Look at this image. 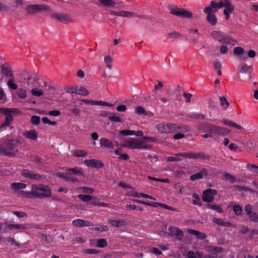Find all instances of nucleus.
Listing matches in <instances>:
<instances>
[{
  "instance_id": "25",
  "label": "nucleus",
  "mask_w": 258,
  "mask_h": 258,
  "mask_svg": "<svg viewBox=\"0 0 258 258\" xmlns=\"http://www.w3.org/2000/svg\"><path fill=\"white\" fill-rule=\"evenodd\" d=\"M63 178L68 181H72V182H79L78 179L73 176V174L70 169L67 170L64 176H63Z\"/></svg>"
},
{
  "instance_id": "12",
  "label": "nucleus",
  "mask_w": 258,
  "mask_h": 258,
  "mask_svg": "<svg viewBox=\"0 0 258 258\" xmlns=\"http://www.w3.org/2000/svg\"><path fill=\"white\" fill-rule=\"evenodd\" d=\"M84 164L88 167L96 168H101L104 166L102 162L97 159L85 160Z\"/></svg>"
},
{
  "instance_id": "10",
  "label": "nucleus",
  "mask_w": 258,
  "mask_h": 258,
  "mask_svg": "<svg viewBox=\"0 0 258 258\" xmlns=\"http://www.w3.org/2000/svg\"><path fill=\"white\" fill-rule=\"evenodd\" d=\"M122 146L130 149H138V139L128 138L124 140Z\"/></svg>"
},
{
  "instance_id": "20",
  "label": "nucleus",
  "mask_w": 258,
  "mask_h": 258,
  "mask_svg": "<svg viewBox=\"0 0 258 258\" xmlns=\"http://www.w3.org/2000/svg\"><path fill=\"white\" fill-rule=\"evenodd\" d=\"M23 136L27 139L32 140H36L38 137V134L34 130L27 131L23 133Z\"/></svg>"
},
{
  "instance_id": "50",
  "label": "nucleus",
  "mask_w": 258,
  "mask_h": 258,
  "mask_svg": "<svg viewBox=\"0 0 258 258\" xmlns=\"http://www.w3.org/2000/svg\"><path fill=\"white\" fill-rule=\"evenodd\" d=\"M80 189L82 190V192L86 194H92L94 192V190L88 187H81Z\"/></svg>"
},
{
  "instance_id": "23",
  "label": "nucleus",
  "mask_w": 258,
  "mask_h": 258,
  "mask_svg": "<svg viewBox=\"0 0 258 258\" xmlns=\"http://www.w3.org/2000/svg\"><path fill=\"white\" fill-rule=\"evenodd\" d=\"M226 0L221 1L219 3L212 1L210 3V7L212 10H217L225 6Z\"/></svg>"
},
{
  "instance_id": "16",
  "label": "nucleus",
  "mask_w": 258,
  "mask_h": 258,
  "mask_svg": "<svg viewBox=\"0 0 258 258\" xmlns=\"http://www.w3.org/2000/svg\"><path fill=\"white\" fill-rule=\"evenodd\" d=\"M205 249L209 252H213L211 254L205 256L204 258H216L217 253L221 250V248L219 247H215L212 245H208L205 247Z\"/></svg>"
},
{
  "instance_id": "41",
  "label": "nucleus",
  "mask_w": 258,
  "mask_h": 258,
  "mask_svg": "<svg viewBox=\"0 0 258 258\" xmlns=\"http://www.w3.org/2000/svg\"><path fill=\"white\" fill-rule=\"evenodd\" d=\"M78 197L84 202H88L92 199V196L85 195H79Z\"/></svg>"
},
{
  "instance_id": "56",
  "label": "nucleus",
  "mask_w": 258,
  "mask_h": 258,
  "mask_svg": "<svg viewBox=\"0 0 258 258\" xmlns=\"http://www.w3.org/2000/svg\"><path fill=\"white\" fill-rule=\"evenodd\" d=\"M13 213L19 218H24L27 217V214L24 212L14 211Z\"/></svg>"
},
{
  "instance_id": "6",
  "label": "nucleus",
  "mask_w": 258,
  "mask_h": 258,
  "mask_svg": "<svg viewBox=\"0 0 258 258\" xmlns=\"http://www.w3.org/2000/svg\"><path fill=\"white\" fill-rule=\"evenodd\" d=\"M47 7L42 5H29L26 7V11L29 15H33L38 12L47 10Z\"/></svg>"
},
{
  "instance_id": "27",
  "label": "nucleus",
  "mask_w": 258,
  "mask_h": 258,
  "mask_svg": "<svg viewBox=\"0 0 258 258\" xmlns=\"http://www.w3.org/2000/svg\"><path fill=\"white\" fill-rule=\"evenodd\" d=\"M187 231L188 233L195 235L197 238L200 239H204L206 237V235L204 233L201 232L196 230L189 229Z\"/></svg>"
},
{
  "instance_id": "55",
  "label": "nucleus",
  "mask_w": 258,
  "mask_h": 258,
  "mask_svg": "<svg viewBox=\"0 0 258 258\" xmlns=\"http://www.w3.org/2000/svg\"><path fill=\"white\" fill-rule=\"evenodd\" d=\"M75 156L78 157H85L87 155V153L83 150H77L75 152Z\"/></svg>"
},
{
  "instance_id": "19",
  "label": "nucleus",
  "mask_w": 258,
  "mask_h": 258,
  "mask_svg": "<svg viewBox=\"0 0 258 258\" xmlns=\"http://www.w3.org/2000/svg\"><path fill=\"white\" fill-rule=\"evenodd\" d=\"M110 13L111 15L113 16H117L124 18H131L135 15V14L132 12L124 11L120 12H115L111 11L110 12Z\"/></svg>"
},
{
  "instance_id": "60",
  "label": "nucleus",
  "mask_w": 258,
  "mask_h": 258,
  "mask_svg": "<svg viewBox=\"0 0 258 258\" xmlns=\"http://www.w3.org/2000/svg\"><path fill=\"white\" fill-rule=\"evenodd\" d=\"M9 88L16 90L18 88V86L16 84L14 83L12 80H9L7 83Z\"/></svg>"
},
{
  "instance_id": "33",
  "label": "nucleus",
  "mask_w": 258,
  "mask_h": 258,
  "mask_svg": "<svg viewBox=\"0 0 258 258\" xmlns=\"http://www.w3.org/2000/svg\"><path fill=\"white\" fill-rule=\"evenodd\" d=\"M98 1L106 7H113L115 5L114 0H98Z\"/></svg>"
},
{
  "instance_id": "26",
  "label": "nucleus",
  "mask_w": 258,
  "mask_h": 258,
  "mask_svg": "<svg viewBox=\"0 0 258 258\" xmlns=\"http://www.w3.org/2000/svg\"><path fill=\"white\" fill-rule=\"evenodd\" d=\"M176 156H179V157H183L184 158H192V159L197 158L199 157L198 155L196 153H192V152H189L178 153V154H176Z\"/></svg>"
},
{
  "instance_id": "42",
  "label": "nucleus",
  "mask_w": 258,
  "mask_h": 258,
  "mask_svg": "<svg viewBox=\"0 0 258 258\" xmlns=\"http://www.w3.org/2000/svg\"><path fill=\"white\" fill-rule=\"evenodd\" d=\"M213 221L214 222H215L216 223H217V224H218V225H222V226H229L230 224L229 222H224L221 219L214 218L213 219Z\"/></svg>"
},
{
  "instance_id": "46",
  "label": "nucleus",
  "mask_w": 258,
  "mask_h": 258,
  "mask_svg": "<svg viewBox=\"0 0 258 258\" xmlns=\"http://www.w3.org/2000/svg\"><path fill=\"white\" fill-rule=\"evenodd\" d=\"M207 207L209 209L216 211L218 213H221L222 212V209L218 206L208 204Z\"/></svg>"
},
{
  "instance_id": "22",
  "label": "nucleus",
  "mask_w": 258,
  "mask_h": 258,
  "mask_svg": "<svg viewBox=\"0 0 258 258\" xmlns=\"http://www.w3.org/2000/svg\"><path fill=\"white\" fill-rule=\"evenodd\" d=\"M13 112H10L8 115H5L6 119L5 121L1 124L0 128H3L7 126H9L13 121V116L12 115Z\"/></svg>"
},
{
  "instance_id": "52",
  "label": "nucleus",
  "mask_w": 258,
  "mask_h": 258,
  "mask_svg": "<svg viewBox=\"0 0 258 258\" xmlns=\"http://www.w3.org/2000/svg\"><path fill=\"white\" fill-rule=\"evenodd\" d=\"M250 220L254 222L258 221V214L255 212H253L248 215Z\"/></svg>"
},
{
  "instance_id": "18",
  "label": "nucleus",
  "mask_w": 258,
  "mask_h": 258,
  "mask_svg": "<svg viewBox=\"0 0 258 258\" xmlns=\"http://www.w3.org/2000/svg\"><path fill=\"white\" fill-rule=\"evenodd\" d=\"M224 10V14L225 15V18L228 20L230 18V13H231L234 10V7L230 4L228 0H226L225 6Z\"/></svg>"
},
{
  "instance_id": "28",
  "label": "nucleus",
  "mask_w": 258,
  "mask_h": 258,
  "mask_svg": "<svg viewBox=\"0 0 258 258\" xmlns=\"http://www.w3.org/2000/svg\"><path fill=\"white\" fill-rule=\"evenodd\" d=\"M11 188L15 191H19L26 187V184L20 182H13L11 184Z\"/></svg>"
},
{
  "instance_id": "45",
  "label": "nucleus",
  "mask_w": 258,
  "mask_h": 258,
  "mask_svg": "<svg viewBox=\"0 0 258 258\" xmlns=\"http://www.w3.org/2000/svg\"><path fill=\"white\" fill-rule=\"evenodd\" d=\"M32 94L35 96H40L43 95L42 90L38 88H34L31 90Z\"/></svg>"
},
{
  "instance_id": "62",
  "label": "nucleus",
  "mask_w": 258,
  "mask_h": 258,
  "mask_svg": "<svg viewBox=\"0 0 258 258\" xmlns=\"http://www.w3.org/2000/svg\"><path fill=\"white\" fill-rule=\"evenodd\" d=\"M109 119L110 121L113 122H120V118L116 115H113L109 117Z\"/></svg>"
},
{
  "instance_id": "54",
  "label": "nucleus",
  "mask_w": 258,
  "mask_h": 258,
  "mask_svg": "<svg viewBox=\"0 0 258 258\" xmlns=\"http://www.w3.org/2000/svg\"><path fill=\"white\" fill-rule=\"evenodd\" d=\"M224 176L226 178V180H229L231 182H234L235 181L234 176H233V175H232L229 173H225L224 174Z\"/></svg>"
},
{
  "instance_id": "29",
  "label": "nucleus",
  "mask_w": 258,
  "mask_h": 258,
  "mask_svg": "<svg viewBox=\"0 0 258 258\" xmlns=\"http://www.w3.org/2000/svg\"><path fill=\"white\" fill-rule=\"evenodd\" d=\"M108 223H110L113 226L118 227H120L125 224V221L123 220H112L109 219L108 221Z\"/></svg>"
},
{
  "instance_id": "44",
  "label": "nucleus",
  "mask_w": 258,
  "mask_h": 258,
  "mask_svg": "<svg viewBox=\"0 0 258 258\" xmlns=\"http://www.w3.org/2000/svg\"><path fill=\"white\" fill-rule=\"evenodd\" d=\"M250 69L251 67L250 66H247L245 64H241L240 72L243 74H247Z\"/></svg>"
},
{
  "instance_id": "21",
  "label": "nucleus",
  "mask_w": 258,
  "mask_h": 258,
  "mask_svg": "<svg viewBox=\"0 0 258 258\" xmlns=\"http://www.w3.org/2000/svg\"><path fill=\"white\" fill-rule=\"evenodd\" d=\"M22 174L27 178H29L32 179L38 180L40 179V175L34 173L31 171H29L27 169L23 170L22 172Z\"/></svg>"
},
{
  "instance_id": "38",
  "label": "nucleus",
  "mask_w": 258,
  "mask_h": 258,
  "mask_svg": "<svg viewBox=\"0 0 258 258\" xmlns=\"http://www.w3.org/2000/svg\"><path fill=\"white\" fill-rule=\"evenodd\" d=\"M2 73L7 76H12L10 69L4 65L2 66Z\"/></svg>"
},
{
  "instance_id": "32",
  "label": "nucleus",
  "mask_w": 258,
  "mask_h": 258,
  "mask_svg": "<svg viewBox=\"0 0 258 258\" xmlns=\"http://www.w3.org/2000/svg\"><path fill=\"white\" fill-rule=\"evenodd\" d=\"M10 224L5 222L0 223V231L3 233H6L10 231Z\"/></svg>"
},
{
  "instance_id": "24",
  "label": "nucleus",
  "mask_w": 258,
  "mask_h": 258,
  "mask_svg": "<svg viewBox=\"0 0 258 258\" xmlns=\"http://www.w3.org/2000/svg\"><path fill=\"white\" fill-rule=\"evenodd\" d=\"M100 146L113 149L114 146L111 141L105 138H101L100 139Z\"/></svg>"
},
{
  "instance_id": "48",
  "label": "nucleus",
  "mask_w": 258,
  "mask_h": 258,
  "mask_svg": "<svg viewBox=\"0 0 258 258\" xmlns=\"http://www.w3.org/2000/svg\"><path fill=\"white\" fill-rule=\"evenodd\" d=\"M26 91L24 89H20L18 91V95L22 99L25 98L26 97Z\"/></svg>"
},
{
  "instance_id": "35",
  "label": "nucleus",
  "mask_w": 258,
  "mask_h": 258,
  "mask_svg": "<svg viewBox=\"0 0 258 258\" xmlns=\"http://www.w3.org/2000/svg\"><path fill=\"white\" fill-rule=\"evenodd\" d=\"M89 94V92L84 87H80L77 88V94L83 96H87Z\"/></svg>"
},
{
  "instance_id": "13",
  "label": "nucleus",
  "mask_w": 258,
  "mask_h": 258,
  "mask_svg": "<svg viewBox=\"0 0 258 258\" xmlns=\"http://www.w3.org/2000/svg\"><path fill=\"white\" fill-rule=\"evenodd\" d=\"M169 235L175 236L177 240H181L183 238V233L181 230L176 227H171L168 229Z\"/></svg>"
},
{
  "instance_id": "5",
  "label": "nucleus",
  "mask_w": 258,
  "mask_h": 258,
  "mask_svg": "<svg viewBox=\"0 0 258 258\" xmlns=\"http://www.w3.org/2000/svg\"><path fill=\"white\" fill-rule=\"evenodd\" d=\"M178 127L175 124L161 123L157 125V129L160 134H169L176 133Z\"/></svg>"
},
{
  "instance_id": "7",
  "label": "nucleus",
  "mask_w": 258,
  "mask_h": 258,
  "mask_svg": "<svg viewBox=\"0 0 258 258\" xmlns=\"http://www.w3.org/2000/svg\"><path fill=\"white\" fill-rule=\"evenodd\" d=\"M217 10H213L211 8L206 7L204 9V12L207 15V20L212 26H215L217 23V18L214 14Z\"/></svg>"
},
{
  "instance_id": "34",
  "label": "nucleus",
  "mask_w": 258,
  "mask_h": 258,
  "mask_svg": "<svg viewBox=\"0 0 258 258\" xmlns=\"http://www.w3.org/2000/svg\"><path fill=\"white\" fill-rule=\"evenodd\" d=\"M9 227L10 228V231L13 229L24 230L27 229L26 227L22 224H10Z\"/></svg>"
},
{
  "instance_id": "49",
  "label": "nucleus",
  "mask_w": 258,
  "mask_h": 258,
  "mask_svg": "<svg viewBox=\"0 0 258 258\" xmlns=\"http://www.w3.org/2000/svg\"><path fill=\"white\" fill-rule=\"evenodd\" d=\"M106 245L107 242L104 239H100L97 242V246L99 247H104Z\"/></svg>"
},
{
  "instance_id": "14",
  "label": "nucleus",
  "mask_w": 258,
  "mask_h": 258,
  "mask_svg": "<svg viewBox=\"0 0 258 258\" xmlns=\"http://www.w3.org/2000/svg\"><path fill=\"white\" fill-rule=\"evenodd\" d=\"M233 53L237 55L240 61H245L247 58V55L245 53L244 49L241 47H236L233 49Z\"/></svg>"
},
{
  "instance_id": "64",
  "label": "nucleus",
  "mask_w": 258,
  "mask_h": 258,
  "mask_svg": "<svg viewBox=\"0 0 258 258\" xmlns=\"http://www.w3.org/2000/svg\"><path fill=\"white\" fill-rule=\"evenodd\" d=\"M199 254V252L195 253L192 251H189L187 253V258H197V255Z\"/></svg>"
},
{
  "instance_id": "9",
  "label": "nucleus",
  "mask_w": 258,
  "mask_h": 258,
  "mask_svg": "<svg viewBox=\"0 0 258 258\" xmlns=\"http://www.w3.org/2000/svg\"><path fill=\"white\" fill-rule=\"evenodd\" d=\"M156 140L152 137H144L142 139H138V149H148L151 148V146L148 142H155Z\"/></svg>"
},
{
  "instance_id": "11",
  "label": "nucleus",
  "mask_w": 258,
  "mask_h": 258,
  "mask_svg": "<svg viewBox=\"0 0 258 258\" xmlns=\"http://www.w3.org/2000/svg\"><path fill=\"white\" fill-rule=\"evenodd\" d=\"M51 18L54 19L58 20L59 21L66 23L72 21L71 18L69 15L62 13L59 14L55 13L52 14Z\"/></svg>"
},
{
  "instance_id": "15",
  "label": "nucleus",
  "mask_w": 258,
  "mask_h": 258,
  "mask_svg": "<svg viewBox=\"0 0 258 258\" xmlns=\"http://www.w3.org/2000/svg\"><path fill=\"white\" fill-rule=\"evenodd\" d=\"M210 131L213 133L221 136L228 135L230 133V131L226 128H223L214 125L211 126Z\"/></svg>"
},
{
  "instance_id": "4",
  "label": "nucleus",
  "mask_w": 258,
  "mask_h": 258,
  "mask_svg": "<svg viewBox=\"0 0 258 258\" xmlns=\"http://www.w3.org/2000/svg\"><path fill=\"white\" fill-rule=\"evenodd\" d=\"M168 10L171 14L182 18H191L193 16L191 12L174 5L169 6Z\"/></svg>"
},
{
  "instance_id": "51",
  "label": "nucleus",
  "mask_w": 258,
  "mask_h": 258,
  "mask_svg": "<svg viewBox=\"0 0 258 258\" xmlns=\"http://www.w3.org/2000/svg\"><path fill=\"white\" fill-rule=\"evenodd\" d=\"M14 110L13 109L7 108L4 107L0 108V113H3L5 115H8L10 112H13Z\"/></svg>"
},
{
  "instance_id": "40",
  "label": "nucleus",
  "mask_w": 258,
  "mask_h": 258,
  "mask_svg": "<svg viewBox=\"0 0 258 258\" xmlns=\"http://www.w3.org/2000/svg\"><path fill=\"white\" fill-rule=\"evenodd\" d=\"M146 111L145 108L141 106H137L136 108V112L139 115L145 116Z\"/></svg>"
},
{
  "instance_id": "39",
  "label": "nucleus",
  "mask_w": 258,
  "mask_h": 258,
  "mask_svg": "<svg viewBox=\"0 0 258 258\" xmlns=\"http://www.w3.org/2000/svg\"><path fill=\"white\" fill-rule=\"evenodd\" d=\"M247 168L250 170V171L255 174H258V166L255 165L248 164L247 165Z\"/></svg>"
},
{
  "instance_id": "17",
  "label": "nucleus",
  "mask_w": 258,
  "mask_h": 258,
  "mask_svg": "<svg viewBox=\"0 0 258 258\" xmlns=\"http://www.w3.org/2000/svg\"><path fill=\"white\" fill-rule=\"evenodd\" d=\"M72 223L74 225L77 227H81L83 226L89 227L93 225V223L80 219H77L74 220L72 221Z\"/></svg>"
},
{
  "instance_id": "59",
  "label": "nucleus",
  "mask_w": 258,
  "mask_h": 258,
  "mask_svg": "<svg viewBox=\"0 0 258 258\" xmlns=\"http://www.w3.org/2000/svg\"><path fill=\"white\" fill-rule=\"evenodd\" d=\"M40 120V118L38 116L34 115L31 117V122L32 124L35 125L38 124L39 123Z\"/></svg>"
},
{
  "instance_id": "43",
  "label": "nucleus",
  "mask_w": 258,
  "mask_h": 258,
  "mask_svg": "<svg viewBox=\"0 0 258 258\" xmlns=\"http://www.w3.org/2000/svg\"><path fill=\"white\" fill-rule=\"evenodd\" d=\"M233 211L236 215L241 216L242 212V208L238 205H234L233 207Z\"/></svg>"
},
{
  "instance_id": "3",
  "label": "nucleus",
  "mask_w": 258,
  "mask_h": 258,
  "mask_svg": "<svg viewBox=\"0 0 258 258\" xmlns=\"http://www.w3.org/2000/svg\"><path fill=\"white\" fill-rule=\"evenodd\" d=\"M211 36L213 39L222 43L235 45L236 43L235 40L221 31H214L212 32Z\"/></svg>"
},
{
  "instance_id": "63",
  "label": "nucleus",
  "mask_w": 258,
  "mask_h": 258,
  "mask_svg": "<svg viewBox=\"0 0 258 258\" xmlns=\"http://www.w3.org/2000/svg\"><path fill=\"white\" fill-rule=\"evenodd\" d=\"M244 209L247 215H249V214L253 213L252 211L251 206L250 205H246Z\"/></svg>"
},
{
  "instance_id": "53",
  "label": "nucleus",
  "mask_w": 258,
  "mask_h": 258,
  "mask_svg": "<svg viewBox=\"0 0 258 258\" xmlns=\"http://www.w3.org/2000/svg\"><path fill=\"white\" fill-rule=\"evenodd\" d=\"M178 130L176 132L186 133L189 131V127L187 126H178Z\"/></svg>"
},
{
  "instance_id": "37",
  "label": "nucleus",
  "mask_w": 258,
  "mask_h": 258,
  "mask_svg": "<svg viewBox=\"0 0 258 258\" xmlns=\"http://www.w3.org/2000/svg\"><path fill=\"white\" fill-rule=\"evenodd\" d=\"M77 88L78 87L77 86L74 87L73 86H70L66 87L64 88V90L66 91V92L69 93L77 94Z\"/></svg>"
},
{
  "instance_id": "1",
  "label": "nucleus",
  "mask_w": 258,
  "mask_h": 258,
  "mask_svg": "<svg viewBox=\"0 0 258 258\" xmlns=\"http://www.w3.org/2000/svg\"><path fill=\"white\" fill-rule=\"evenodd\" d=\"M19 143L20 142L15 139L0 143V154L10 157L16 156L19 152Z\"/></svg>"
},
{
  "instance_id": "58",
  "label": "nucleus",
  "mask_w": 258,
  "mask_h": 258,
  "mask_svg": "<svg viewBox=\"0 0 258 258\" xmlns=\"http://www.w3.org/2000/svg\"><path fill=\"white\" fill-rule=\"evenodd\" d=\"M220 101H221L220 103L222 106H224L225 105H226V107L229 106V103L228 102L227 100L226 99V98L225 97L221 96L220 97Z\"/></svg>"
},
{
  "instance_id": "36",
  "label": "nucleus",
  "mask_w": 258,
  "mask_h": 258,
  "mask_svg": "<svg viewBox=\"0 0 258 258\" xmlns=\"http://www.w3.org/2000/svg\"><path fill=\"white\" fill-rule=\"evenodd\" d=\"M4 241L5 242H10L11 245H12V246L15 245V246H18V247H19L20 246V244L19 243H18L15 240V239H14L13 238H12V237L6 238L4 239Z\"/></svg>"
},
{
  "instance_id": "61",
  "label": "nucleus",
  "mask_w": 258,
  "mask_h": 258,
  "mask_svg": "<svg viewBox=\"0 0 258 258\" xmlns=\"http://www.w3.org/2000/svg\"><path fill=\"white\" fill-rule=\"evenodd\" d=\"M179 36V34L176 32H172V33H169L168 34V38H170L172 39H176V38H178Z\"/></svg>"
},
{
  "instance_id": "30",
  "label": "nucleus",
  "mask_w": 258,
  "mask_h": 258,
  "mask_svg": "<svg viewBox=\"0 0 258 258\" xmlns=\"http://www.w3.org/2000/svg\"><path fill=\"white\" fill-rule=\"evenodd\" d=\"M223 122L225 125H228L229 126L235 127V128H236L237 130H242V127L241 126H240L238 124H237L235 122H233L230 120H223Z\"/></svg>"
},
{
  "instance_id": "57",
  "label": "nucleus",
  "mask_w": 258,
  "mask_h": 258,
  "mask_svg": "<svg viewBox=\"0 0 258 258\" xmlns=\"http://www.w3.org/2000/svg\"><path fill=\"white\" fill-rule=\"evenodd\" d=\"M70 170L72 172V173L74 175H79V174H83V172L80 168H70Z\"/></svg>"
},
{
  "instance_id": "47",
  "label": "nucleus",
  "mask_w": 258,
  "mask_h": 258,
  "mask_svg": "<svg viewBox=\"0 0 258 258\" xmlns=\"http://www.w3.org/2000/svg\"><path fill=\"white\" fill-rule=\"evenodd\" d=\"M120 134L124 136H134L135 131L123 130L120 131Z\"/></svg>"
},
{
  "instance_id": "8",
  "label": "nucleus",
  "mask_w": 258,
  "mask_h": 258,
  "mask_svg": "<svg viewBox=\"0 0 258 258\" xmlns=\"http://www.w3.org/2000/svg\"><path fill=\"white\" fill-rule=\"evenodd\" d=\"M217 191L215 189H207L203 191L202 200L205 202L211 203L213 201Z\"/></svg>"
},
{
  "instance_id": "31",
  "label": "nucleus",
  "mask_w": 258,
  "mask_h": 258,
  "mask_svg": "<svg viewBox=\"0 0 258 258\" xmlns=\"http://www.w3.org/2000/svg\"><path fill=\"white\" fill-rule=\"evenodd\" d=\"M206 174V172L205 170L200 173H196L190 176V180L194 181L199 179H201L203 177L204 175Z\"/></svg>"
},
{
  "instance_id": "2",
  "label": "nucleus",
  "mask_w": 258,
  "mask_h": 258,
  "mask_svg": "<svg viewBox=\"0 0 258 258\" xmlns=\"http://www.w3.org/2000/svg\"><path fill=\"white\" fill-rule=\"evenodd\" d=\"M27 194H31L35 198L42 199L51 197L52 192L50 188L47 185L33 184L31 186V192H28Z\"/></svg>"
}]
</instances>
